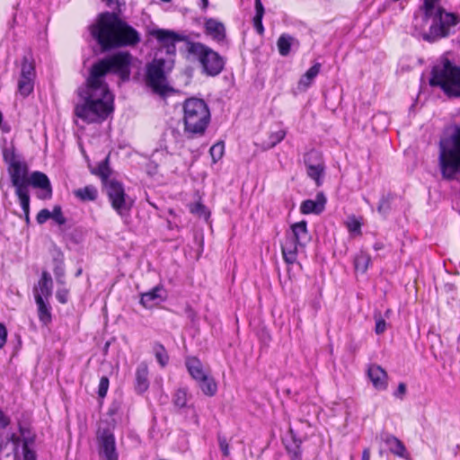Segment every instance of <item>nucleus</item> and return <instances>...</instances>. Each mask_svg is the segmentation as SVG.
<instances>
[{"label": "nucleus", "mask_w": 460, "mask_h": 460, "mask_svg": "<svg viewBox=\"0 0 460 460\" xmlns=\"http://www.w3.org/2000/svg\"><path fill=\"white\" fill-rule=\"evenodd\" d=\"M132 56L128 52H119L95 63L84 86L78 89L79 102L75 114L87 123L103 121L113 111L114 96L104 82L110 73L119 75L128 80L130 75Z\"/></svg>", "instance_id": "nucleus-1"}, {"label": "nucleus", "mask_w": 460, "mask_h": 460, "mask_svg": "<svg viewBox=\"0 0 460 460\" xmlns=\"http://www.w3.org/2000/svg\"><path fill=\"white\" fill-rule=\"evenodd\" d=\"M113 12L101 13L91 25L90 31L103 50L134 47L140 42V34L115 13L120 12L122 0H102Z\"/></svg>", "instance_id": "nucleus-2"}, {"label": "nucleus", "mask_w": 460, "mask_h": 460, "mask_svg": "<svg viewBox=\"0 0 460 460\" xmlns=\"http://www.w3.org/2000/svg\"><path fill=\"white\" fill-rule=\"evenodd\" d=\"M459 21L458 15L447 13L444 9H437L436 13L429 16L427 20H420V26L415 29L420 31L424 40L434 42L450 35L452 28Z\"/></svg>", "instance_id": "nucleus-3"}, {"label": "nucleus", "mask_w": 460, "mask_h": 460, "mask_svg": "<svg viewBox=\"0 0 460 460\" xmlns=\"http://www.w3.org/2000/svg\"><path fill=\"white\" fill-rule=\"evenodd\" d=\"M210 121L207 103L198 98L187 99L183 104L184 133L190 137L202 136Z\"/></svg>", "instance_id": "nucleus-4"}, {"label": "nucleus", "mask_w": 460, "mask_h": 460, "mask_svg": "<svg viewBox=\"0 0 460 460\" xmlns=\"http://www.w3.org/2000/svg\"><path fill=\"white\" fill-rule=\"evenodd\" d=\"M439 166L443 178L452 180L460 172V127L439 144Z\"/></svg>", "instance_id": "nucleus-5"}, {"label": "nucleus", "mask_w": 460, "mask_h": 460, "mask_svg": "<svg viewBox=\"0 0 460 460\" xmlns=\"http://www.w3.org/2000/svg\"><path fill=\"white\" fill-rule=\"evenodd\" d=\"M429 84L439 86L449 97H459L460 68L446 60L442 65L434 66Z\"/></svg>", "instance_id": "nucleus-6"}, {"label": "nucleus", "mask_w": 460, "mask_h": 460, "mask_svg": "<svg viewBox=\"0 0 460 460\" xmlns=\"http://www.w3.org/2000/svg\"><path fill=\"white\" fill-rule=\"evenodd\" d=\"M186 50L189 56L199 62L206 75L215 76L223 70L224 58L209 47L200 42L187 41Z\"/></svg>", "instance_id": "nucleus-7"}, {"label": "nucleus", "mask_w": 460, "mask_h": 460, "mask_svg": "<svg viewBox=\"0 0 460 460\" xmlns=\"http://www.w3.org/2000/svg\"><path fill=\"white\" fill-rule=\"evenodd\" d=\"M306 222L300 221L293 224L290 231L287 232L281 244V252L284 261L288 264H294L297 261L298 248L305 246L309 241Z\"/></svg>", "instance_id": "nucleus-8"}, {"label": "nucleus", "mask_w": 460, "mask_h": 460, "mask_svg": "<svg viewBox=\"0 0 460 460\" xmlns=\"http://www.w3.org/2000/svg\"><path fill=\"white\" fill-rule=\"evenodd\" d=\"M4 158L8 164V172L15 191L17 190L28 189L30 175L26 163L20 160L13 152L7 150L4 152Z\"/></svg>", "instance_id": "nucleus-9"}, {"label": "nucleus", "mask_w": 460, "mask_h": 460, "mask_svg": "<svg viewBox=\"0 0 460 460\" xmlns=\"http://www.w3.org/2000/svg\"><path fill=\"white\" fill-rule=\"evenodd\" d=\"M165 61L155 58L146 67V84L154 92L164 93L166 90V77L164 72Z\"/></svg>", "instance_id": "nucleus-10"}, {"label": "nucleus", "mask_w": 460, "mask_h": 460, "mask_svg": "<svg viewBox=\"0 0 460 460\" xmlns=\"http://www.w3.org/2000/svg\"><path fill=\"white\" fill-rule=\"evenodd\" d=\"M106 192L111 202L112 208L120 215L128 212L131 208V202L127 200L124 188L117 181L111 180L105 184Z\"/></svg>", "instance_id": "nucleus-11"}, {"label": "nucleus", "mask_w": 460, "mask_h": 460, "mask_svg": "<svg viewBox=\"0 0 460 460\" xmlns=\"http://www.w3.org/2000/svg\"><path fill=\"white\" fill-rule=\"evenodd\" d=\"M35 68L32 63L26 58H23L21 75L18 80V93L22 96H28L34 87Z\"/></svg>", "instance_id": "nucleus-12"}, {"label": "nucleus", "mask_w": 460, "mask_h": 460, "mask_svg": "<svg viewBox=\"0 0 460 460\" xmlns=\"http://www.w3.org/2000/svg\"><path fill=\"white\" fill-rule=\"evenodd\" d=\"M100 456L105 460H118L115 438L109 431H103L98 438Z\"/></svg>", "instance_id": "nucleus-13"}, {"label": "nucleus", "mask_w": 460, "mask_h": 460, "mask_svg": "<svg viewBox=\"0 0 460 460\" xmlns=\"http://www.w3.org/2000/svg\"><path fill=\"white\" fill-rule=\"evenodd\" d=\"M40 189L41 192L39 194L40 199H49L52 195V188L48 176L41 172H33L28 180V187Z\"/></svg>", "instance_id": "nucleus-14"}, {"label": "nucleus", "mask_w": 460, "mask_h": 460, "mask_svg": "<svg viewBox=\"0 0 460 460\" xmlns=\"http://www.w3.org/2000/svg\"><path fill=\"white\" fill-rule=\"evenodd\" d=\"M151 35L154 36L160 44L166 48L167 53L175 52V43L181 40V37L175 32L168 30L158 29L151 31Z\"/></svg>", "instance_id": "nucleus-15"}, {"label": "nucleus", "mask_w": 460, "mask_h": 460, "mask_svg": "<svg viewBox=\"0 0 460 460\" xmlns=\"http://www.w3.org/2000/svg\"><path fill=\"white\" fill-rule=\"evenodd\" d=\"M53 280L48 271H43L38 283L33 288L34 298L37 299L38 296L41 299L49 300L52 296Z\"/></svg>", "instance_id": "nucleus-16"}, {"label": "nucleus", "mask_w": 460, "mask_h": 460, "mask_svg": "<svg viewBox=\"0 0 460 460\" xmlns=\"http://www.w3.org/2000/svg\"><path fill=\"white\" fill-rule=\"evenodd\" d=\"M367 376L377 390H385L388 385V376L386 371L376 364L370 365L367 369Z\"/></svg>", "instance_id": "nucleus-17"}, {"label": "nucleus", "mask_w": 460, "mask_h": 460, "mask_svg": "<svg viewBox=\"0 0 460 460\" xmlns=\"http://www.w3.org/2000/svg\"><path fill=\"white\" fill-rule=\"evenodd\" d=\"M326 198L323 193H318L315 199H306L301 203L300 211L302 214H320L323 211Z\"/></svg>", "instance_id": "nucleus-18"}, {"label": "nucleus", "mask_w": 460, "mask_h": 460, "mask_svg": "<svg viewBox=\"0 0 460 460\" xmlns=\"http://www.w3.org/2000/svg\"><path fill=\"white\" fill-rule=\"evenodd\" d=\"M205 31L207 35L217 42L223 41L226 38L225 25L213 18H209L205 22Z\"/></svg>", "instance_id": "nucleus-19"}, {"label": "nucleus", "mask_w": 460, "mask_h": 460, "mask_svg": "<svg viewBox=\"0 0 460 460\" xmlns=\"http://www.w3.org/2000/svg\"><path fill=\"white\" fill-rule=\"evenodd\" d=\"M440 0H424L423 5L420 7L422 14L420 16L416 15L414 18V27L420 26L419 22L427 20L429 16L436 13L437 9H443L439 5Z\"/></svg>", "instance_id": "nucleus-20"}, {"label": "nucleus", "mask_w": 460, "mask_h": 460, "mask_svg": "<svg viewBox=\"0 0 460 460\" xmlns=\"http://www.w3.org/2000/svg\"><path fill=\"white\" fill-rule=\"evenodd\" d=\"M163 288L161 287H155L153 289L143 293L140 298V304L146 308H151L160 303L163 300L162 293Z\"/></svg>", "instance_id": "nucleus-21"}, {"label": "nucleus", "mask_w": 460, "mask_h": 460, "mask_svg": "<svg viewBox=\"0 0 460 460\" xmlns=\"http://www.w3.org/2000/svg\"><path fill=\"white\" fill-rule=\"evenodd\" d=\"M185 364L188 372L195 381H199L208 374L203 368L201 361L196 357L187 358Z\"/></svg>", "instance_id": "nucleus-22"}, {"label": "nucleus", "mask_w": 460, "mask_h": 460, "mask_svg": "<svg viewBox=\"0 0 460 460\" xmlns=\"http://www.w3.org/2000/svg\"><path fill=\"white\" fill-rule=\"evenodd\" d=\"M35 303L37 305L39 320L42 324L48 325L52 319L51 306L49 303V300L41 299L40 296H38V298L35 299Z\"/></svg>", "instance_id": "nucleus-23"}, {"label": "nucleus", "mask_w": 460, "mask_h": 460, "mask_svg": "<svg viewBox=\"0 0 460 460\" xmlns=\"http://www.w3.org/2000/svg\"><path fill=\"white\" fill-rule=\"evenodd\" d=\"M148 368L145 364L137 367L136 371V389L139 393H144L148 389L149 383L147 379Z\"/></svg>", "instance_id": "nucleus-24"}, {"label": "nucleus", "mask_w": 460, "mask_h": 460, "mask_svg": "<svg viewBox=\"0 0 460 460\" xmlns=\"http://www.w3.org/2000/svg\"><path fill=\"white\" fill-rule=\"evenodd\" d=\"M321 65L319 63L311 66L305 75H302L298 82V89L301 91L306 90L313 83L314 79L319 74Z\"/></svg>", "instance_id": "nucleus-25"}, {"label": "nucleus", "mask_w": 460, "mask_h": 460, "mask_svg": "<svg viewBox=\"0 0 460 460\" xmlns=\"http://www.w3.org/2000/svg\"><path fill=\"white\" fill-rule=\"evenodd\" d=\"M202 391V393L207 396H214L217 391V385L215 379L207 374L199 381H196Z\"/></svg>", "instance_id": "nucleus-26"}, {"label": "nucleus", "mask_w": 460, "mask_h": 460, "mask_svg": "<svg viewBox=\"0 0 460 460\" xmlns=\"http://www.w3.org/2000/svg\"><path fill=\"white\" fill-rule=\"evenodd\" d=\"M385 443L386 444V446L389 447V450L393 454L400 457H405L406 447L399 438L393 435H388L385 439Z\"/></svg>", "instance_id": "nucleus-27"}, {"label": "nucleus", "mask_w": 460, "mask_h": 460, "mask_svg": "<svg viewBox=\"0 0 460 460\" xmlns=\"http://www.w3.org/2000/svg\"><path fill=\"white\" fill-rule=\"evenodd\" d=\"M293 45H298V41L288 34H282L277 41L279 52L281 56L286 57L289 54Z\"/></svg>", "instance_id": "nucleus-28"}, {"label": "nucleus", "mask_w": 460, "mask_h": 460, "mask_svg": "<svg viewBox=\"0 0 460 460\" xmlns=\"http://www.w3.org/2000/svg\"><path fill=\"white\" fill-rule=\"evenodd\" d=\"M97 190L95 187L89 185L74 191L75 197L83 201H93L97 199Z\"/></svg>", "instance_id": "nucleus-29"}, {"label": "nucleus", "mask_w": 460, "mask_h": 460, "mask_svg": "<svg viewBox=\"0 0 460 460\" xmlns=\"http://www.w3.org/2000/svg\"><path fill=\"white\" fill-rule=\"evenodd\" d=\"M256 14L253 17V26L259 34H262L264 28L262 25V17L264 14V7L261 0H255Z\"/></svg>", "instance_id": "nucleus-30"}, {"label": "nucleus", "mask_w": 460, "mask_h": 460, "mask_svg": "<svg viewBox=\"0 0 460 460\" xmlns=\"http://www.w3.org/2000/svg\"><path fill=\"white\" fill-rule=\"evenodd\" d=\"M16 196L18 197L21 207L24 212L25 219L26 221H29L30 217V194H29V189L25 190H17L15 191Z\"/></svg>", "instance_id": "nucleus-31"}, {"label": "nucleus", "mask_w": 460, "mask_h": 460, "mask_svg": "<svg viewBox=\"0 0 460 460\" xmlns=\"http://www.w3.org/2000/svg\"><path fill=\"white\" fill-rule=\"evenodd\" d=\"M109 157L107 156L102 162H101L98 166L92 170V172L100 176L103 184L110 181L109 176L111 174V169L108 165Z\"/></svg>", "instance_id": "nucleus-32"}, {"label": "nucleus", "mask_w": 460, "mask_h": 460, "mask_svg": "<svg viewBox=\"0 0 460 460\" xmlns=\"http://www.w3.org/2000/svg\"><path fill=\"white\" fill-rule=\"evenodd\" d=\"M371 261V258L368 254L361 252H359L354 260L355 269L358 271L365 273L369 266Z\"/></svg>", "instance_id": "nucleus-33"}, {"label": "nucleus", "mask_w": 460, "mask_h": 460, "mask_svg": "<svg viewBox=\"0 0 460 460\" xmlns=\"http://www.w3.org/2000/svg\"><path fill=\"white\" fill-rule=\"evenodd\" d=\"M286 136V131L283 129H279L276 132H273L270 135L269 140L264 141L262 146L264 149H270L274 147L277 144L281 142Z\"/></svg>", "instance_id": "nucleus-34"}, {"label": "nucleus", "mask_w": 460, "mask_h": 460, "mask_svg": "<svg viewBox=\"0 0 460 460\" xmlns=\"http://www.w3.org/2000/svg\"><path fill=\"white\" fill-rule=\"evenodd\" d=\"M305 166L323 164L322 155L315 150H311L305 155L304 157Z\"/></svg>", "instance_id": "nucleus-35"}, {"label": "nucleus", "mask_w": 460, "mask_h": 460, "mask_svg": "<svg viewBox=\"0 0 460 460\" xmlns=\"http://www.w3.org/2000/svg\"><path fill=\"white\" fill-rule=\"evenodd\" d=\"M175 406L179 408L186 407L188 402V393L184 388L178 389L172 398Z\"/></svg>", "instance_id": "nucleus-36"}, {"label": "nucleus", "mask_w": 460, "mask_h": 460, "mask_svg": "<svg viewBox=\"0 0 460 460\" xmlns=\"http://www.w3.org/2000/svg\"><path fill=\"white\" fill-rule=\"evenodd\" d=\"M307 174L310 178L316 181L317 185L321 184L320 178L324 171V164L320 165H311L307 166Z\"/></svg>", "instance_id": "nucleus-37"}, {"label": "nucleus", "mask_w": 460, "mask_h": 460, "mask_svg": "<svg viewBox=\"0 0 460 460\" xmlns=\"http://www.w3.org/2000/svg\"><path fill=\"white\" fill-rule=\"evenodd\" d=\"M155 358L162 367H164L168 363V354L164 347L161 344H155L154 347Z\"/></svg>", "instance_id": "nucleus-38"}, {"label": "nucleus", "mask_w": 460, "mask_h": 460, "mask_svg": "<svg viewBox=\"0 0 460 460\" xmlns=\"http://www.w3.org/2000/svg\"><path fill=\"white\" fill-rule=\"evenodd\" d=\"M190 211L197 215L199 217H203L205 219H208L209 217V212L207 209V208L201 204L200 202H196L190 205Z\"/></svg>", "instance_id": "nucleus-39"}, {"label": "nucleus", "mask_w": 460, "mask_h": 460, "mask_svg": "<svg viewBox=\"0 0 460 460\" xmlns=\"http://www.w3.org/2000/svg\"><path fill=\"white\" fill-rule=\"evenodd\" d=\"M346 226L350 234H361V222L355 217H349L346 221Z\"/></svg>", "instance_id": "nucleus-40"}, {"label": "nucleus", "mask_w": 460, "mask_h": 460, "mask_svg": "<svg viewBox=\"0 0 460 460\" xmlns=\"http://www.w3.org/2000/svg\"><path fill=\"white\" fill-rule=\"evenodd\" d=\"M224 152L225 146L223 143H217L213 145L209 150L213 162L216 163L220 160L224 155Z\"/></svg>", "instance_id": "nucleus-41"}, {"label": "nucleus", "mask_w": 460, "mask_h": 460, "mask_svg": "<svg viewBox=\"0 0 460 460\" xmlns=\"http://www.w3.org/2000/svg\"><path fill=\"white\" fill-rule=\"evenodd\" d=\"M217 441L220 450L223 453V456L227 457L230 455L229 444L226 438L221 433L217 434Z\"/></svg>", "instance_id": "nucleus-42"}, {"label": "nucleus", "mask_w": 460, "mask_h": 460, "mask_svg": "<svg viewBox=\"0 0 460 460\" xmlns=\"http://www.w3.org/2000/svg\"><path fill=\"white\" fill-rule=\"evenodd\" d=\"M50 218L60 226L66 223V218L63 216L61 208L59 206H56L53 211L50 212Z\"/></svg>", "instance_id": "nucleus-43"}, {"label": "nucleus", "mask_w": 460, "mask_h": 460, "mask_svg": "<svg viewBox=\"0 0 460 460\" xmlns=\"http://www.w3.org/2000/svg\"><path fill=\"white\" fill-rule=\"evenodd\" d=\"M109 383V378L107 376H102L101 378L98 388V394L100 397L103 398L107 394Z\"/></svg>", "instance_id": "nucleus-44"}, {"label": "nucleus", "mask_w": 460, "mask_h": 460, "mask_svg": "<svg viewBox=\"0 0 460 460\" xmlns=\"http://www.w3.org/2000/svg\"><path fill=\"white\" fill-rule=\"evenodd\" d=\"M375 319H376L375 332L378 335L382 334L386 329V323H385V319H383L381 317L380 314L378 316L375 315Z\"/></svg>", "instance_id": "nucleus-45"}, {"label": "nucleus", "mask_w": 460, "mask_h": 460, "mask_svg": "<svg viewBox=\"0 0 460 460\" xmlns=\"http://www.w3.org/2000/svg\"><path fill=\"white\" fill-rule=\"evenodd\" d=\"M390 199L388 196H383L379 201L377 210L381 214H385L389 209Z\"/></svg>", "instance_id": "nucleus-46"}, {"label": "nucleus", "mask_w": 460, "mask_h": 460, "mask_svg": "<svg viewBox=\"0 0 460 460\" xmlns=\"http://www.w3.org/2000/svg\"><path fill=\"white\" fill-rule=\"evenodd\" d=\"M50 218V211L47 208L41 209L37 215V222L39 224H44L48 219Z\"/></svg>", "instance_id": "nucleus-47"}, {"label": "nucleus", "mask_w": 460, "mask_h": 460, "mask_svg": "<svg viewBox=\"0 0 460 460\" xmlns=\"http://www.w3.org/2000/svg\"><path fill=\"white\" fill-rule=\"evenodd\" d=\"M68 290L66 288H59L56 293L57 299L61 304H66L67 302Z\"/></svg>", "instance_id": "nucleus-48"}, {"label": "nucleus", "mask_w": 460, "mask_h": 460, "mask_svg": "<svg viewBox=\"0 0 460 460\" xmlns=\"http://www.w3.org/2000/svg\"><path fill=\"white\" fill-rule=\"evenodd\" d=\"M7 330L5 326L0 323V349H2L6 343Z\"/></svg>", "instance_id": "nucleus-49"}, {"label": "nucleus", "mask_w": 460, "mask_h": 460, "mask_svg": "<svg viewBox=\"0 0 460 460\" xmlns=\"http://www.w3.org/2000/svg\"><path fill=\"white\" fill-rule=\"evenodd\" d=\"M9 422V419L0 410V428H5L6 426H8Z\"/></svg>", "instance_id": "nucleus-50"}, {"label": "nucleus", "mask_w": 460, "mask_h": 460, "mask_svg": "<svg viewBox=\"0 0 460 460\" xmlns=\"http://www.w3.org/2000/svg\"><path fill=\"white\" fill-rule=\"evenodd\" d=\"M21 435H22V438L23 446L25 445V438H32V439L34 440V436L31 435L29 430H25L23 429H21Z\"/></svg>", "instance_id": "nucleus-51"}, {"label": "nucleus", "mask_w": 460, "mask_h": 460, "mask_svg": "<svg viewBox=\"0 0 460 460\" xmlns=\"http://www.w3.org/2000/svg\"><path fill=\"white\" fill-rule=\"evenodd\" d=\"M64 270L60 269L59 271H56L57 281L60 284H64Z\"/></svg>", "instance_id": "nucleus-52"}, {"label": "nucleus", "mask_w": 460, "mask_h": 460, "mask_svg": "<svg viewBox=\"0 0 460 460\" xmlns=\"http://www.w3.org/2000/svg\"><path fill=\"white\" fill-rule=\"evenodd\" d=\"M361 460H370V450H369V448H365L363 450Z\"/></svg>", "instance_id": "nucleus-53"}, {"label": "nucleus", "mask_w": 460, "mask_h": 460, "mask_svg": "<svg viewBox=\"0 0 460 460\" xmlns=\"http://www.w3.org/2000/svg\"><path fill=\"white\" fill-rule=\"evenodd\" d=\"M398 394H404L406 392V385L403 383H400L397 389Z\"/></svg>", "instance_id": "nucleus-54"}, {"label": "nucleus", "mask_w": 460, "mask_h": 460, "mask_svg": "<svg viewBox=\"0 0 460 460\" xmlns=\"http://www.w3.org/2000/svg\"><path fill=\"white\" fill-rule=\"evenodd\" d=\"M200 6L203 10H206L208 6V0H200Z\"/></svg>", "instance_id": "nucleus-55"}, {"label": "nucleus", "mask_w": 460, "mask_h": 460, "mask_svg": "<svg viewBox=\"0 0 460 460\" xmlns=\"http://www.w3.org/2000/svg\"><path fill=\"white\" fill-rule=\"evenodd\" d=\"M80 274H81V270H79L77 271V274H76V275L78 276V275H80Z\"/></svg>", "instance_id": "nucleus-56"}, {"label": "nucleus", "mask_w": 460, "mask_h": 460, "mask_svg": "<svg viewBox=\"0 0 460 460\" xmlns=\"http://www.w3.org/2000/svg\"><path fill=\"white\" fill-rule=\"evenodd\" d=\"M389 313H390V310H387L385 314L387 315V314H389Z\"/></svg>", "instance_id": "nucleus-57"}]
</instances>
